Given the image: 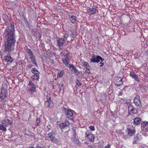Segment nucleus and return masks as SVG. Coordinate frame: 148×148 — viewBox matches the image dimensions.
Masks as SVG:
<instances>
[{
    "instance_id": "5",
    "label": "nucleus",
    "mask_w": 148,
    "mask_h": 148,
    "mask_svg": "<svg viewBox=\"0 0 148 148\" xmlns=\"http://www.w3.org/2000/svg\"><path fill=\"white\" fill-rule=\"evenodd\" d=\"M104 59L99 56H96L93 55L92 58L90 59L91 62L98 63L101 60V62L104 60Z\"/></svg>"
},
{
    "instance_id": "20",
    "label": "nucleus",
    "mask_w": 148,
    "mask_h": 148,
    "mask_svg": "<svg viewBox=\"0 0 148 148\" xmlns=\"http://www.w3.org/2000/svg\"><path fill=\"white\" fill-rule=\"evenodd\" d=\"M0 130L4 132H6V128L4 127L2 124H0Z\"/></svg>"
},
{
    "instance_id": "11",
    "label": "nucleus",
    "mask_w": 148,
    "mask_h": 148,
    "mask_svg": "<svg viewBox=\"0 0 148 148\" xmlns=\"http://www.w3.org/2000/svg\"><path fill=\"white\" fill-rule=\"evenodd\" d=\"M85 135L89 140L92 142L94 141L95 137L93 134L87 131L85 132Z\"/></svg>"
},
{
    "instance_id": "36",
    "label": "nucleus",
    "mask_w": 148,
    "mask_h": 148,
    "mask_svg": "<svg viewBox=\"0 0 148 148\" xmlns=\"http://www.w3.org/2000/svg\"><path fill=\"white\" fill-rule=\"evenodd\" d=\"M137 136H135L134 137V138L136 140H138L139 139V138L138 137V136L139 135V133H138L137 134Z\"/></svg>"
},
{
    "instance_id": "42",
    "label": "nucleus",
    "mask_w": 148,
    "mask_h": 148,
    "mask_svg": "<svg viewBox=\"0 0 148 148\" xmlns=\"http://www.w3.org/2000/svg\"><path fill=\"white\" fill-rule=\"evenodd\" d=\"M50 62L52 63V64H54V61L53 59H51Z\"/></svg>"
},
{
    "instance_id": "35",
    "label": "nucleus",
    "mask_w": 148,
    "mask_h": 148,
    "mask_svg": "<svg viewBox=\"0 0 148 148\" xmlns=\"http://www.w3.org/2000/svg\"><path fill=\"white\" fill-rule=\"evenodd\" d=\"M86 66V69H87L88 71L89 72H90V66L89 65V64H88V65H87Z\"/></svg>"
},
{
    "instance_id": "30",
    "label": "nucleus",
    "mask_w": 148,
    "mask_h": 148,
    "mask_svg": "<svg viewBox=\"0 0 148 148\" xmlns=\"http://www.w3.org/2000/svg\"><path fill=\"white\" fill-rule=\"evenodd\" d=\"M68 37V34H65L63 36V38L64 40L66 39Z\"/></svg>"
},
{
    "instance_id": "10",
    "label": "nucleus",
    "mask_w": 148,
    "mask_h": 148,
    "mask_svg": "<svg viewBox=\"0 0 148 148\" xmlns=\"http://www.w3.org/2000/svg\"><path fill=\"white\" fill-rule=\"evenodd\" d=\"M57 45L59 47L60 49H62L63 45L65 42L64 39L63 38H60L57 40Z\"/></svg>"
},
{
    "instance_id": "52",
    "label": "nucleus",
    "mask_w": 148,
    "mask_h": 148,
    "mask_svg": "<svg viewBox=\"0 0 148 148\" xmlns=\"http://www.w3.org/2000/svg\"><path fill=\"white\" fill-rule=\"evenodd\" d=\"M133 143L134 144H136V141H133Z\"/></svg>"
},
{
    "instance_id": "45",
    "label": "nucleus",
    "mask_w": 148,
    "mask_h": 148,
    "mask_svg": "<svg viewBox=\"0 0 148 148\" xmlns=\"http://www.w3.org/2000/svg\"><path fill=\"white\" fill-rule=\"evenodd\" d=\"M84 64L85 66H86L87 65H88V63L87 62H85L84 63Z\"/></svg>"
},
{
    "instance_id": "49",
    "label": "nucleus",
    "mask_w": 148,
    "mask_h": 148,
    "mask_svg": "<svg viewBox=\"0 0 148 148\" xmlns=\"http://www.w3.org/2000/svg\"><path fill=\"white\" fill-rule=\"evenodd\" d=\"M72 70L73 71L75 69V67L74 66H72Z\"/></svg>"
},
{
    "instance_id": "48",
    "label": "nucleus",
    "mask_w": 148,
    "mask_h": 148,
    "mask_svg": "<svg viewBox=\"0 0 148 148\" xmlns=\"http://www.w3.org/2000/svg\"><path fill=\"white\" fill-rule=\"evenodd\" d=\"M75 140H76L78 143L79 142V140L77 139L76 138H75Z\"/></svg>"
},
{
    "instance_id": "27",
    "label": "nucleus",
    "mask_w": 148,
    "mask_h": 148,
    "mask_svg": "<svg viewBox=\"0 0 148 148\" xmlns=\"http://www.w3.org/2000/svg\"><path fill=\"white\" fill-rule=\"evenodd\" d=\"M132 106L131 104H129L128 105V110H129V112H128V114H130V110H131V109H132V108L133 107Z\"/></svg>"
},
{
    "instance_id": "29",
    "label": "nucleus",
    "mask_w": 148,
    "mask_h": 148,
    "mask_svg": "<svg viewBox=\"0 0 148 148\" xmlns=\"http://www.w3.org/2000/svg\"><path fill=\"white\" fill-rule=\"evenodd\" d=\"M75 83L78 86H80L82 85V83L80 82L78 80L76 81Z\"/></svg>"
},
{
    "instance_id": "22",
    "label": "nucleus",
    "mask_w": 148,
    "mask_h": 148,
    "mask_svg": "<svg viewBox=\"0 0 148 148\" xmlns=\"http://www.w3.org/2000/svg\"><path fill=\"white\" fill-rule=\"evenodd\" d=\"M26 51L29 56L30 55L33 54V53H32L31 50L28 48H27L26 49Z\"/></svg>"
},
{
    "instance_id": "38",
    "label": "nucleus",
    "mask_w": 148,
    "mask_h": 148,
    "mask_svg": "<svg viewBox=\"0 0 148 148\" xmlns=\"http://www.w3.org/2000/svg\"><path fill=\"white\" fill-rule=\"evenodd\" d=\"M27 67L29 68H32V67L33 66V65H31V64H29V65H28L27 66Z\"/></svg>"
},
{
    "instance_id": "17",
    "label": "nucleus",
    "mask_w": 148,
    "mask_h": 148,
    "mask_svg": "<svg viewBox=\"0 0 148 148\" xmlns=\"http://www.w3.org/2000/svg\"><path fill=\"white\" fill-rule=\"evenodd\" d=\"M98 10L95 8H90L88 11V12L90 14H92L97 13Z\"/></svg>"
},
{
    "instance_id": "40",
    "label": "nucleus",
    "mask_w": 148,
    "mask_h": 148,
    "mask_svg": "<svg viewBox=\"0 0 148 148\" xmlns=\"http://www.w3.org/2000/svg\"><path fill=\"white\" fill-rule=\"evenodd\" d=\"M105 148H110V145L108 144L105 147Z\"/></svg>"
},
{
    "instance_id": "39",
    "label": "nucleus",
    "mask_w": 148,
    "mask_h": 148,
    "mask_svg": "<svg viewBox=\"0 0 148 148\" xmlns=\"http://www.w3.org/2000/svg\"><path fill=\"white\" fill-rule=\"evenodd\" d=\"M73 66L74 65L73 64H69V65H68V66L69 67V68L70 69L71 68H72V66Z\"/></svg>"
},
{
    "instance_id": "34",
    "label": "nucleus",
    "mask_w": 148,
    "mask_h": 148,
    "mask_svg": "<svg viewBox=\"0 0 148 148\" xmlns=\"http://www.w3.org/2000/svg\"><path fill=\"white\" fill-rule=\"evenodd\" d=\"M134 79L137 81H139V79L138 77L137 76V75H136V76H135V77H134Z\"/></svg>"
},
{
    "instance_id": "8",
    "label": "nucleus",
    "mask_w": 148,
    "mask_h": 148,
    "mask_svg": "<svg viewBox=\"0 0 148 148\" xmlns=\"http://www.w3.org/2000/svg\"><path fill=\"white\" fill-rule=\"evenodd\" d=\"M140 99V97L138 95H136L134 99V103L136 107H140L142 106L141 102Z\"/></svg>"
},
{
    "instance_id": "4",
    "label": "nucleus",
    "mask_w": 148,
    "mask_h": 148,
    "mask_svg": "<svg viewBox=\"0 0 148 148\" xmlns=\"http://www.w3.org/2000/svg\"><path fill=\"white\" fill-rule=\"evenodd\" d=\"M8 95V90L6 86L2 87V89L0 93V98L3 99L6 97Z\"/></svg>"
},
{
    "instance_id": "50",
    "label": "nucleus",
    "mask_w": 148,
    "mask_h": 148,
    "mask_svg": "<svg viewBox=\"0 0 148 148\" xmlns=\"http://www.w3.org/2000/svg\"><path fill=\"white\" fill-rule=\"evenodd\" d=\"M72 70L73 71L75 69V67L74 66H72Z\"/></svg>"
},
{
    "instance_id": "16",
    "label": "nucleus",
    "mask_w": 148,
    "mask_h": 148,
    "mask_svg": "<svg viewBox=\"0 0 148 148\" xmlns=\"http://www.w3.org/2000/svg\"><path fill=\"white\" fill-rule=\"evenodd\" d=\"M10 123L9 121L7 119L1 122V124H2L4 127L5 128L9 125Z\"/></svg>"
},
{
    "instance_id": "31",
    "label": "nucleus",
    "mask_w": 148,
    "mask_h": 148,
    "mask_svg": "<svg viewBox=\"0 0 148 148\" xmlns=\"http://www.w3.org/2000/svg\"><path fill=\"white\" fill-rule=\"evenodd\" d=\"M89 127L91 131H94L95 130V127L93 126H90Z\"/></svg>"
},
{
    "instance_id": "26",
    "label": "nucleus",
    "mask_w": 148,
    "mask_h": 148,
    "mask_svg": "<svg viewBox=\"0 0 148 148\" xmlns=\"http://www.w3.org/2000/svg\"><path fill=\"white\" fill-rule=\"evenodd\" d=\"M39 78V75H38V78H37V76L36 75H34L32 76V78L34 80L38 79Z\"/></svg>"
},
{
    "instance_id": "18",
    "label": "nucleus",
    "mask_w": 148,
    "mask_h": 148,
    "mask_svg": "<svg viewBox=\"0 0 148 148\" xmlns=\"http://www.w3.org/2000/svg\"><path fill=\"white\" fill-rule=\"evenodd\" d=\"M69 19L71 22L73 24L75 23L76 22V17L75 16H69Z\"/></svg>"
},
{
    "instance_id": "28",
    "label": "nucleus",
    "mask_w": 148,
    "mask_h": 148,
    "mask_svg": "<svg viewBox=\"0 0 148 148\" xmlns=\"http://www.w3.org/2000/svg\"><path fill=\"white\" fill-rule=\"evenodd\" d=\"M40 119H38L36 120L35 123V125L36 126H37L39 125V123H40Z\"/></svg>"
},
{
    "instance_id": "7",
    "label": "nucleus",
    "mask_w": 148,
    "mask_h": 148,
    "mask_svg": "<svg viewBox=\"0 0 148 148\" xmlns=\"http://www.w3.org/2000/svg\"><path fill=\"white\" fill-rule=\"evenodd\" d=\"M47 98V101H45V106L46 107H49V108H51L53 106V103L51 100V97L49 96H48Z\"/></svg>"
},
{
    "instance_id": "25",
    "label": "nucleus",
    "mask_w": 148,
    "mask_h": 148,
    "mask_svg": "<svg viewBox=\"0 0 148 148\" xmlns=\"http://www.w3.org/2000/svg\"><path fill=\"white\" fill-rule=\"evenodd\" d=\"M63 72L62 71L58 72L57 75V76L58 77H61L63 75Z\"/></svg>"
},
{
    "instance_id": "55",
    "label": "nucleus",
    "mask_w": 148,
    "mask_h": 148,
    "mask_svg": "<svg viewBox=\"0 0 148 148\" xmlns=\"http://www.w3.org/2000/svg\"><path fill=\"white\" fill-rule=\"evenodd\" d=\"M74 132H75V131H74Z\"/></svg>"
},
{
    "instance_id": "13",
    "label": "nucleus",
    "mask_w": 148,
    "mask_h": 148,
    "mask_svg": "<svg viewBox=\"0 0 148 148\" xmlns=\"http://www.w3.org/2000/svg\"><path fill=\"white\" fill-rule=\"evenodd\" d=\"M126 132L128 135L130 136L134 135L135 133V130H131L130 129L127 128L126 130Z\"/></svg>"
},
{
    "instance_id": "46",
    "label": "nucleus",
    "mask_w": 148,
    "mask_h": 148,
    "mask_svg": "<svg viewBox=\"0 0 148 148\" xmlns=\"http://www.w3.org/2000/svg\"><path fill=\"white\" fill-rule=\"evenodd\" d=\"M73 71H74V72L75 73H76L77 71V70L76 68H75L74 70Z\"/></svg>"
},
{
    "instance_id": "53",
    "label": "nucleus",
    "mask_w": 148,
    "mask_h": 148,
    "mask_svg": "<svg viewBox=\"0 0 148 148\" xmlns=\"http://www.w3.org/2000/svg\"><path fill=\"white\" fill-rule=\"evenodd\" d=\"M29 148H36V147H31V146H30L29 147Z\"/></svg>"
},
{
    "instance_id": "32",
    "label": "nucleus",
    "mask_w": 148,
    "mask_h": 148,
    "mask_svg": "<svg viewBox=\"0 0 148 148\" xmlns=\"http://www.w3.org/2000/svg\"><path fill=\"white\" fill-rule=\"evenodd\" d=\"M31 61H32V63L35 64L36 65V66H37V64L36 62L35 58L34 59H33L32 60H31Z\"/></svg>"
},
{
    "instance_id": "21",
    "label": "nucleus",
    "mask_w": 148,
    "mask_h": 148,
    "mask_svg": "<svg viewBox=\"0 0 148 148\" xmlns=\"http://www.w3.org/2000/svg\"><path fill=\"white\" fill-rule=\"evenodd\" d=\"M69 56V54L68 53H66V54L64 55V58H63V59L68 61H69V59L68 58Z\"/></svg>"
},
{
    "instance_id": "14",
    "label": "nucleus",
    "mask_w": 148,
    "mask_h": 148,
    "mask_svg": "<svg viewBox=\"0 0 148 148\" xmlns=\"http://www.w3.org/2000/svg\"><path fill=\"white\" fill-rule=\"evenodd\" d=\"M141 127H146V128L145 130V131H146L145 134H148V122H142L141 124Z\"/></svg>"
},
{
    "instance_id": "41",
    "label": "nucleus",
    "mask_w": 148,
    "mask_h": 148,
    "mask_svg": "<svg viewBox=\"0 0 148 148\" xmlns=\"http://www.w3.org/2000/svg\"><path fill=\"white\" fill-rule=\"evenodd\" d=\"M134 110V108H133V107L132 108V109H131V110L130 111V112H132V113H134V112H133V111Z\"/></svg>"
},
{
    "instance_id": "43",
    "label": "nucleus",
    "mask_w": 148,
    "mask_h": 148,
    "mask_svg": "<svg viewBox=\"0 0 148 148\" xmlns=\"http://www.w3.org/2000/svg\"><path fill=\"white\" fill-rule=\"evenodd\" d=\"M88 148H96L94 146H92L90 145H89L88 146Z\"/></svg>"
},
{
    "instance_id": "19",
    "label": "nucleus",
    "mask_w": 148,
    "mask_h": 148,
    "mask_svg": "<svg viewBox=\"0 0 148 148\" xmlns=\"http://www.w3.org/2000/svg\"><path fill=\"white\" fill-rule=\"evenodd\" d=\"M141 121V119L139 117H137L135 119L134 121V124L138 125L139 124Z\"/></svg>"
},
{
    "instance_id": "3",
    "label": "nucleus",
    "mask_w": 148,
    "mask_h": 148,
    "mask_svg": "<svg viewBox=\"0 0 148 148\" xmlns=\"http://www.w3.org/2000/svg\"><path fill=\"white\" fill-rule=\"evenodd\" d=\"M47 135L48 137L52 142L57 143L59 142L58 139L55 137L56 134L54 132H51L49 133Z\"/></svg>"
},
{
    "instance_id": "54",
    "label": "nucleus",
    "mask_w": 148,
    "mask_h": 148,
    "mask_svg": "<svg viewBox=\"0 0 148 148\" xmlns=\"http://www.w3.org/2000/svg\"><path fill=\"white\" fill-rule=\"evenodd\" d=\"M25 135H28V134H25Z\"/></svg>"
},
{
    "instance_id": "1",
    "label": "nucleus",
    "mask_w": 148,
    "mask_h": 148,
    "mask_svg": "<svg viewBox=\"0 0 148 148\" xmlns=\"http://www.w3.org/2000/svg\"><path fill=\"white\" fill-rule=\"evenodd\" d=\"M15 32L14 26L12 24L7 27L5 30L3 51L8 54L4 57V60L7 62H12L13 60L10 55L14 53L16 42Z\"/></svg>"
},
{
    "instance_id": "33",
    "label": "nucleus",
    "mask_w": 148,
    "mask_h": 148,
    "mask_svg": "<svg viewBox=\"0 0 148 148\" xmlns=\"http://www.w3.org/2000/svg\"><path fill=\"white\" fill-rule=\"evenodd\" d=\"M29 57L30 58L31 60H32L33 59H34L35 58V57L33 54L31 55H30Z\"/></svg>"
},
{
    "instance_id": "15",
    "label": "nucleus",
    "mask_w": 148,
    "mask_h": 148,
    "mask_svg": "<svg viewBox=\"0 0 148 148\" xmlns=\"http://www.w3.org/2000/svg\"><path fill=\"white\" fill-rule=\"evenodd\" d=\"M31 71L32 73L34 74V75H36L37 76V78H38V75H39L40 72L37 70L35 68H33L32 69Z\"/></svg>"
},
{
    "instance_id": "9",
    "label": "nucleus",
    "mask_w": 148,
    "mask_h": 148,
    "mask_svg": "<svg viewBox=\"0 0 148 148\" xmlns=\"http://www.w3.org/2000/svg\"><path fill=\"white\" fill-rule=\"evenodd\" d=\"M28 86H31V88L29 87L28 88L30 92L34 93L35 92L36 87L35 86V85L32 81H29V84H28Z\"/></svg>"
},
{
    "instance_id": "44",
    "label": "nucleus",
    "mask_w": 148,
    "mask_h": 148,
    "mask_svg": "<svg viewBox=\"0 0 148 148\" xmlns=\"http://www.w3.org/2000/svg\"><path fill=\"white\" fill-rule=\"evenodd\" d=\"M100 64L101 65L100 66V67H102L103 65H104V63H103L101 62H100Z\"/></svg>"
},
{
    "instance_id": "2",
    "label": "nucleus",
    "mask_w": 148,
    "mask_h": 148,
    "mask_svg": "<svg viewBox=\"0 0 148 148\" xmlns=\"http://www.w3.org/2000/svg\"><path fill=\"white\" fill-rule=\"evenodd\" d=\"M64 111L66 117L68 118L69 120L73 121V116L74 115V111L67 108H64Z\"/></svg>"
},
{
    "instance_id": "37",
    "label": "nucleus",
    "mask_w": 148,
    "mask_h": 148,
    "mask_svg": "<svg viewBox=\"0 0 148 148\" xmlns=\"http://www.w3.org/2000/svg\"><path fill=\"white\" fill-rule=\"evenodd\" d=\"M46 127L47 128V132H48L49 131V130H50V125H48V126H47V127Z\"/></svg>"
},
{
    "instance_id": "51",
    "label": "nucleus",
    "mask_w": 148,
    "mask_h": 148,
    "mask_svg": "<svg viewBox=\"0 0 148 148\" xmlns=\"http://www.w3.org/2000/svg\"><path fill=\"white\" fill-rule=\"evenodd\" d=\"M122 95V93L121 92H120L118 94L119 96H121Z\"/></svg>"
},
{
    "instance_id": "47",
    "label": "nucleus",
    "mask_w": 148,
    "mask_h": 148,
    "mask_svg": "<svg viewBox=\"0 0 148 148\" xmlns=\"http://www.w3.org/2000/svg\"><path fill=\"white\" fill-rule=\"evenodd\" d=\"M36 148H43L42 147H41L39 145H37V146H36Z\"/></svg>"
},
{
    "instance_id": "12",
    "label": "nucleus",
    "mask_w": 148,
    "mask_h": 148,
    "mask_svg": "<svg viewBox=\"0 0 148 148\" xmlns=\"http://www.w3.org/2000/svg\"><path fill=\"white\" fill-rule=\"evenodd\" d=\"M123 84L122 79L120 77H117L116 79V81L115 83V85L117 86H119L122 85Z\"/></svg>"
},
{
    "instance_id": "23",
    "label": "nucleus",
    "mask_w": 148,
    "mask_h": 148,
    "mask_svg": "<svg viewBox=\"0 0 148 148\" xmlns=\"http://www.w3.org/2000/svg\"><path fill=\"white\" fill-rule=\"evenodd\" d=\"M63 62L65 64L66 66H68V65H69V61L66 60H64L63 59H62Z\"/></svg>"
},
{
    "instance_id": "6",
    "label": "nucleus",
    "mask_w": 148,
    "mask_h": 148,
    "mask_svg": "<svg viewBox=\"0 0 148 148\" xmlns=\"http://www.w3.org/2000/svg\"><path fill=\"white\" fill-rule=\"evenodd\" d=\"M58 125L59 127L61 129L65 128L67 131H68L70 130L69 127V122L67 120L65 122L59 124Z\"/></svg>"
},
{
    "instance_id": "24",
    "label": "nucleus",
    "mask_w": 148,
    "mask_h": 148,
    "mask_svg": "<svg viewBox=\"0 0 148 148\" xmlns=\"http://www.w3.org/2000/svg\"><path fill=\"white\" fill-rule=\"evenodd\" d=\"M130 75L131 77L134 78V77H135L136 76V75L134 72H132L130 73Z\"/></svg>"
}]
</instances>
